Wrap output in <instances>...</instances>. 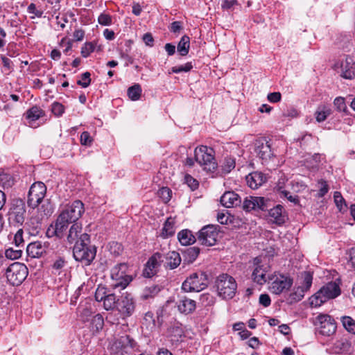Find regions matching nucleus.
Listing matches in <instances>:
<instances>
[{"label":"nucleus","instance_id":"53","mask_svg":"<svg viewBox=\"0 0 355 355\" xmlns=\"http://www.w3.org/2000/svg\"><path fill=\"white\" fill-rule=\"evenodd\" d=\"M334 202L340 210L343 209V205L346 207L345 201L341 193L338 191H335L334 193Z\"/></svg>","mask_w":355,"mask_h":355},{"label":"nucleus","instance_id":"62","mask_svg":"<svg viewBox=\"0 0 355 355\" xmlns=\"http://www.w3.org/2000/svg\"><path fill=\"white\" fill-rule=\"evenodd\" d=\"M259 303L264 307H268L271 303L270 298L268 294H261L259 297Z\"/></svg>","mask_w":355,"mask_h":355},{"label":"nucleus","instance_id":"22","mask_svg":"<svg viewBox=\"0 0 355 355\" xmlns=\"http://www.w3.org/2000/svg\"><path fill=\"white\" fill-rule=\"evenodd\" d=\"M162 263L166 268L170 269L176 268L181 263L180 254L175 251H171L166 254H163Z\"/></svg>","mask_w":355,"mask_h":355},{"label":"nucleus","instance_id":"45","mask_svg":"<svg viewBox=\"0 0 355 355\" xmlns=\"http://www.w3.org/2000/svg\"><path fill=\"white\" fill-rule=\"evenodd\" d=\"M171 190L168 187H162L158 191V196L165 203L168 202L171 200Z\"/></svg>","mask_w":355,"mask_h":355},{"label":"nucleus","instance_id":"39","mask_svg":"<svg viewBox=\"0 0 355 355\" xmlns=\"http://www.w3.org/2000/svg\"><path fill=\"white\" fill-rule=\"evenodd\" d=\"M78 316L80 320L83 322H88L93 314V311L91 307L87 306H80L78 309Z\"/></svg>","mask_w":355,"mask_h":355},{"label":"nucleus","instance_id":"11","mask_svg":"<svg viewBox=\"0 0 355 355\" xmlns=\"http://www.w3.org/2000/svg\"><path fill=\"white\" fill-rule=\"evenodd\" d=\"M46 193V187L42 182L33 183L28 194V205L31 208L37 207L44 199Z\"/></svg>","mask_w":355,"mask_h":355},{"label":"nucleus","instance_id":"43","mask_svg":"<svg viewBox=\"0 0 355 355\" xmlns=\"http://www.w3.org/2000/svg\"><path fill=\"white\" fill-rule=\"evenodd\" d=\"M343 325L349 333L355 334V321L349 316H343L342 318Z\"/></svg>","mask_w":355,"mask_h":355},{"label":"nucleus","instance_id":"33","mask_svg":"<svg viewBox=\"0 0 355 355\" xmlns=\"http://www.w3.org/2000/svg\"><path fill=\"white\" fill-rule=\"evenodd\" d=\"M190 47V38L187 35H183L179 43L178 44L177 49L178 53L185 56L188 54Z\"/></svg>","mask_w":355,"mask_h":355},{"label":"nucleus","instance_id":"1","mask_svg":"<svg viewBox=\"0 0 355 355\" xmlns=\"http://www.w3.org/2000/svg\"><path fill=\"white\" fill-rule=\"evenodd\" d=\"M85 211L84 204L80 200H75L71 205H67L60 212L55 225V234L57 236L62 237L69 223L76 222L82 216Z\"/></svg>","mask_w":355,"mask_h":355},{"label":"nucleus","instance_id":"30","mask_svg":"<svg viewBox=\"0 0 355 355\" xmlns=\"http://www.w3.org/2000/svg\"><path fill=\"white\" fill-rule=\"evenodd\" d=\"M26 225L31 234H38L42 229V219L38 216H33L26 223Z\"/></svg>","mask_w":355,"mask_h":355},{"label":"nucleus","instance_id":"21","mask_svg":"<svg viewBox=\"0 0 355 355\" xmlns=\"http://www.w3.org/2000/svg\"><path fill=\"white\" fill-rule=\"evenodd\" d=\"M266 181V176L261 172L254 171L246 176L248 185L253 189H256L264 184Z\"/></svg>","mask_w":355,"mask_h":355},{"label":"nucleus","instance_id":"18","mask_svg":"<svg viewBox=\"0 0 355 355\" xmlns=\"http://www.w3.org/2000/svg\"><path fill=\"white\" fill-rule=\"evenodd\" d=\"M178 311L184 315L193 313L196 309V302L186 295H179L176 302Z\"/></svg>","mask_w":355,"mask_h":355},{"label":"nucleus","instance_id":"37","mask_svg":"<svg viewBox=\"0 0 355 355\" xmlns=\"http://www.w3.org/2000/svg\"><path fill=\"white\" fill-rule=\"evenodd\" d=\"M236 166L235 159L232 157H225L220 167L223 174H227L232 171Z\"/></svg>","mask_w":355,"mask_h":355},{"label":"nucleus","instance_id":"12","mask_svg":"<svg viewBox=\"0 0 355 355\" xmlns=\"http://www.w3.org/2000/svg\"><path fill=\"white\" fill-rule=\"evenodd\" d=\"M219 231L217 226L209 225L203 227L198 232V241L201 245L213 246L218 241Z\"/></svg>","mask_w":355,"mask_h":355},{"label":"nucleus","instance_id":"10","mask_svg":"<svg viewBox=\"0 0 355 355\" xmlns=\"http://www.w3.org/2000/svg\"><path fill=\"white\" fill-rule=\"evenodd\" d=\"M135 309L136 302L130 293H123L120 298L117 299L116 310L123 319L132 315Z\"/></svg>","mask_w":355,"mask_h":355},{"label":"nucleus","instance_id":"34","mask_svg":"<svg viewBox=\"0 0 355 355\" xmlns=\"http://www.w3.org/2000/svg\"><path fill=\"white\" fill-rule=\"evenodd\" d=\"M331 114V109L325 105L319 106L315 112V116L318 122H322Z\"/></svg>","mask_w":355,"mask_h":355},{"label":"nucleus","instance_id":"28","mask_svg":"<svg viewBox=\"0 0 355 355\" xmlns=\"http://www.w3.org/2000/svg\"><path fill=\"white\" fill-rule=\"evenodd\" d=\"M82 231V226L79 223H73L68 232L67 239V241L72 244L73 243H76V242L79 240V238L80 236Z\"/></svg>","mask_w":355,"mask_h":355},{"label":"nucleus","instance_id":"17","mask_svg":"<svg viewBox=\"0 0 355 355\" xmlns=\"http://www.w3.org/2000/svg\"><path fill=\"white\" fill-rule=\"evenodd\" d=\"M163 254L156 252L153 254L145 265L143 270V275L145 277H151L157 272V268L161 265Z\"/></svg>","mask_w":355,"mask_h":355},{"label":"nucleus","instance_id":"49","mask_svg":"<svg viewBox=\"0 0 355 355\" xmlns=\"http://www.w3.org/2000/svg\"><path fill=\"white\" fill-rule=\"evenodd\" d=\"M90 76L91 74L88 71L83 73L81 76V80H78L77 84L82 86L83 88L87 87L91 82Z\"/></svg>","mask_w":355,"mask_h":355},{"label":"nucleus","instance_id":"63","mask_svg":"<svg viewBox=\"0 0 355 355\" xmlns=\"http://www.w3.org/2000/svg\"><path fill=\"white\" fill-rule=\"evenodd\" d=\"M65 263L66 261L63 258L60 257L53 263V268L56 270H60L65 266Z\"/></svg>","mask_w":355,"mask_h":355},{"label":"nucleus","instance_id":"42","mask_svg":"<svg viewBox=\"0 0 355 355\" xmlns=\"http://www.w3.org/2000/svg\"><path fill=\"white\" fill-rule=\"evenodd\" d=\"M4 254L6 259L11 260L17 259L21 257L22 249L17 248L14 249L13 248H9L6 250Z\"/></svg>","mask_w":355,"mask_h":355},{"label":"nucleus","instance_id":"40","mask_svg":"<svg viewBox=\"0 0 355 355\" xmlns=\"http://www.w3.org/2000/svg\"><path fill=\"white\" fill-rule=\"evenodd\" d=\"M141 87L139 84H135L128 89V96L132 101H137L141 94Z\"/></svg>","mask_w":355,"mask_h":355},{"label":"nucleus","instance_id":"55","mask_svg":"<svg viewBox=\"0 0 355 355\" xmlns=\"http://www.w3.org/2000/svg\"><path fill=\"white\" fill-rule=\"evenodd\" d=\"M334 104L335 107H336V109L339 112H345L347 109V106L345 103L344 98H342V97L336 98L334 101Z\"/></svg>","mask_w":355,"mask_h":355},{"label":"nucleus","instance_id":"38","mask_svg":"<svg viewBox=\"0 0 355 355\" xmlns=\"http://www.w3.org/2000/svg\"><path fill=\"white\" fill-rule=\"evenodd\" d=\"M103 307L105 310L110 311L116 309L117 299L114 294L109 293L103 300Z\"/></svg>","mask_w":355,"mask_h":355},{"label":"nucleus","instance_id":"9","mask_svg":"<svg viewBox=\"0 0 355 355\" xmlns=\"http://www.w3.org/2000/svg\"><path fill=\"white\" fill-rule=\"evenodd\" d=\"M316 332L324 336L333 335L336 330L335 320L327 314L318 315L313 322Z\"/></svg>","mask_w":355,"mask_h":355},{"label":"nucleus","instance_id":"47","mask_svg":"<svg viewBox=\"0 0 355 355\" xmlns=\"http://www.w3.org/2000/svg\"><path fill=\"white\" fill-rule=\"evenodd\" d=\"M307 291L304 287L298 286L291 294V297L295 301L301 300L304 295V293Z\"/></svg>","mask_w":355,"mask_h":355},{"label":"nucleus","instance_id":"50","mask_svg":"<svg viewBox=\"0 0 355 355\" xmlns=\"http://www.w3.org/2000/svg\"><path fill=\"white\" fill-rule=\"evenodd\" d=\"M51 111L56 116H60L64 112V107L58 102H54L51 105Z\"/></svg>","mask_w":355,"mask_h":355},{"label":"nucleus","instance_id":"52","mask_svg":"<svg viewBox=\"0 0 355 355\" xmlns=\"http://www.w3.org/2000/svg\"><path fill=\"white\" fill-rule=\"evenodd\" d=\"M94 45L92 42H87L81 49V55L84 58L88 57L94 51Z\"/></svg>","mask_w":355,"mask_h":355},{"label":"nucleus","instance_id":"29","mask_svg":"<svg viewBox=\"0 0 355 355\" xmlns=\"http://www.w3.org/2000/svg\"><path fill=\"white\" fill-rule=\"evenodd\" d=\"M178 238L180 243L183 245H189L196 241L195 236L189 230L180 231L178 234Z\"/></svg>","mask_w":355,"mask_h":355},{"label":"nucleus","instance_id":"15","mask_svg":"<svg viewBox=\"0 0 355 355\" xmlns=\"http://www.w3.org/2000/svg\"><path fill=\"white\" fill-rule=\"evenodd\" d=\"M254 265L255 268L252 275V279L254 282L263 285L268 280V276L267 277L266 274L270 271V266L259 257L254 259Z\"/></svg>","mask_w":355,"mask_h":355},{"label":"nucleus","instance_id":"16","mask_svg":"<svg viewBox=\"0 0 355 355\" xmlns=\"http://www.w3.org/2000/svg\"><path fill=\"white\" fill-rule=\"evenodd\" d=\"M336 70L340 73V76L346 79H352L355 74V63L349 56L335 64Z\"/></svg>","mask_w":355,"mask_h":355},{"label":"nucleus","instance_id":"46","mask_svg":"<svg viewBox=\"0 0 355 355\" xmlns=\"http://www.w3.org/2000/svg\"><path fill=\"white\" fill-rule=\"evenodd\" d=\"M13 242L17 248H23L24 246V241L23 239V230H19L14 236Z\"/></svg>","mask_w":355,"mask_h":355},{"label":"nucleus","instance_id":"6","mask_svg":"<svg viewBox=\"0 0 355 355\" xmlns=\"http://www.w3.org/2000/svg\"><path fill=\"white\" fill-rule=\"evenodd\" d=\"M219 296L223 299H232L234 297L237 284L236 280L227 274L220 275L216 282Z\"/></svg>","mask_w":355,"mask_h":355},{"label":"nucleus","instance_id":"41","mask_svg":"<svg viewBox=\"0 0 355 355\" xmlns=\"http://www.w3.org/2000/svg\"><path fill=\"white\" fill-rule=\"evenodd\" d=\"M15 180L13 177L6 173H0V184L3 189H8L14 185Z\"/></svg>","mask_w":355,"mask_h":355},{"label":"nucleus","instance_id":"4","mask_svg":"<svg viewBox=\"0 0 355 355\" xmlns=\"http://www.w3.org/2000/svg\"><path fill=\"white\" fill-rule=\"evenodd\" d=\"M340 294V288L336 282H329L323 286L309 299L311 306L318 307L330 299H334Z\"/></svg>","mask_w":355,"mask_h":355},{"label":"nucleus","instance_id":"14","mask_svg":"<svg viewBox=\"0 0 355 355\" xmlns=\"http://www.w3.org/2000/svg\"><path fill=\"white\" fill-rule=\"evenodd\" d=\"M270 200L263 197L248 196L245 198L242 204V208L245 211L252 210H261L266 211L270 207Z\"/></svg>","mask_w":355,"mask_h":355},{"label":"nucleus","instance_id":"56","mask_svg":"<svg viewBox=\"0 0 355 355\" xmlns=\"http://www.w3.org/2000/svg\"><path fill=\"white\" fill-rule=\"evenodd\" d=\"M184 179L187 184L192 191L196 190L198 187V182L190 175H186Z\"/></svg>","mask_w":355,"mask_h":355},{"label":"nucleus","instance_id":"36","mask_svg":"<svg viewBox=\"0 0 355 355\" xmlns=\"http://www.w3.org/2000/svg\"><path fill=\"white\" fill-rule=\"evenodd\" d=\"M200 248L196 246L187 248L183 253L184 259L189 262H193L200 254Z\"/></svg>","mask_w":355,"mask_h":355},{"label":"nucleus","instance_id":"31","mask_svg":"<svg viewBox=\"0 0 355 355\" xmlns=\"http://www.w3.org/2000/svg\"><path fill=\"white\" fill-rule=\"evenodd\" d=\"M104 326V320L103 316L98 313L92 317L90 323V330L92 333L98 334L101 331Z\"/></svg>","mask_w":355,"mask_h":355},{"label":"nucleus","instance_id":"44","mask_svg":"<svg viewBox=\"0 0 355 355\" xmlns=\"http://www.w3.org/2000/svg\"><path fill=\"white\" fill-rule=\"evenodd\" d=\"M109 251L111 254L117 257L122 254L123 248L121 243L112 241L109 243Z\"/></svg>","mask_w":355,"mask_h":355},{"label":"nucleus","instance_id":"64","mask_svg":"<svg viewBox=\"0 0 355 355\" xmlns=\"http://www.w3.org/2000/svg\"><path fill=\"white\" fill-rule=\"evenodd\" d=\"M182 28V23L180 21H173L170 27V31L172 33H179Z\"/></svg>","mask_w":355,"mask_h":355},{"label":"nucleus","instance_id":"13","mask_svg":"<svg viewBox=\"0 0 355 355\" xmlns=\"http://www.w3.org/2000/svg\"><path fill=\"white\" fill-rule=\"evenodd\" d=\"M268 280L271 281L269 290L271 293L279 295L288 291L293 284V279L282 275H268Z\"/></svg>","mask_w":355,"mask_h":355},{"label":"nucleus","instance_id":"27","mask_svg":"<svg viewBox=\"0 0 355 355\" xmlns=\"http://www.w3.org/2000/svg\"><path fill=\"white\" fill-rule=\"evenodd\" d=\"M26 118L28 120V123L32 126V123L38 120L40 118L44 116V112L37 106H33L28 109L26 112Z\"/></svg>","mask_w":355,"mask_h":355},{"label":"nucleus","instance_id":"35","mask_svg":"<svg viewBox=\"0 0 355 355\" xmlns=\"http://www.w3.org/2000/svg\"><path fill=\"white\" fill-rule=\"evenodd\" d=\"M175 233V227L173 220L168 218L164 224L162 230L161 236L163 238H168L173 236Z\"/></svg>","mask_w":355,"mask_h":355},{"label":"nucleus","instance_id":"51","mask_svg":"<svg viewBox=\"0 0 355 355\" xmlns=\"http://www.w3.org/2000/svg\"><path fill=\"white\" fill-rule=\"evenodd\" d=\"M313 276L309 272H305L303 275V282L302 287L308 291L312 284Z\"/></svg>","mask_w":355,"mask_h":355},{"label":"nucleus","instance_id":"59","mask_svg":"<svg viewBox=\"0 0 355 355\" xmlns=\"http://www.w3.org/2000/svg\"><path fill=\"white\" fill-rule=\"evenodd\" d=\"M80 143L84 146H90L92 143V139L88 132H83L80 135Z\"/></svg>","mask_w":355,"mask_h":355},{"label":"nucleus","instance_id":"24","mask_svg":"<svg viewBox=\"0 0 355 355\" xmlns=\"http://www.w3.org/2000/svg\"><path fill=\"white\" fill-rule=\"evenodd\" d=\"M269 205L270 207L267 211H269V216L271 218L272 221L277 225L284 223L286 216L283 214V207L281 205H277L271 208V202Z\"/></svg>","mask_w":355,"mask_h":355},{"label":"nucleus","instance_id":"23","mask_svg":"<svg viewBox=\"0 0 355 355\" xmlns=\"http://www.w3.org/2000/svg\"><path fill=\"white\" fill-rule=\"evenodd\" d=\"M46 246L41 241H35L29 243L26 247V252L31 258H38L46 252Z\"/></svg>","mask_w":355,"mask_h":355},{"label":"nucleus","instance_id":"5","mask_svg":"<svg viewBox=\"0 0 355 355\" xmlns=\"http://www.w3.org/2000/svg\"><path fill=\"white\" fill-rule=\"evenodd\" d=\"M128 266L121 263L114 266L111 270L112 283L110 286L114 288L124 289L132 281L131 275L128 274Z\"/></svg>","mask_w":355,"mask_h":355},{"label":"nucleus","instance_id":"8","mask_svg":"<svg viewBox=\"0 0 355 355\" xmlns=\"http://www.w3.org/2000/svg\"><path fill=\"white\" fill-rule=\"evenodd\" d=\"M28 270L26 266L19 262L10 265L6 272L8 281L13 286L20 285L27 277Z\"/></svg>","mask_w":355,"mask_h":355},{"label":"nucleus","instance_id":"57","mask_svg":"<svg viewBox=\"0 0 355 355\" xmlns=\"http://www.w3.org/2000/svg\"><path fill=\"white\" fill-rule=\"evenodd\" d=\"M233 216L230 214L227 215L225 213H218L217 214V220L220 224H227L228 223H232Z\"/></svg>","mask_w":355,"mask_h":355},{"label":"nucleus","instance_id":"19","mask_svg":"<svg viewBox=\"0 0 355 355\" xmlns=\"http://www.w3.org/2000/svg\"><path fill=\"white\" fill-rule=\"evenodd\" d=\"M25 213L24 202L21 199L15 200L10 208V214L14 216L15 220L17 223L22 224L24 223Z\"/></svg>","mask_w":355,"mask_h":355},{"label":"nucleus","instance_id":"60","mask_svg":"<svg viewBox=\"0 0 355 355\" xmlns=\"http://www.w3.org/2000/svg\"><path fill=\"white\" fill-rule=\"evenodd\" d=\"M28 12L30 14H33L35 16L37 17H41L43 15V11L39 10L36 8V5L33 3H31L27 8Z\"/></svg>","mask_w":355,"mask_h":355},{"label":"nucleus","instance_id":"7","mask_svg":"<svg viewBox=\"0 0 355 355\" xmlns=\"http://www.w3.org/2000/svg\"><path fill=\"white\" fill-rule=\"evenodd\" d=\"M208 285L207 275L205 272H193L182 283V290L184 292H200Z\"/></svg>","mask_w":355,"mask_h":355},{"label":"nucleus","instance_id":"58","mask_svg":"<svg viewBox=\"0 0 355 355\" xmlns=\"http://www.w3.org/2000/svg\"><path fill=\"white\" fill-rule=\"evenodd\" d=\"M107 295L105 288L98 287L95 293V300L98 302H101L105 299Z\"/></svg>","mask_w":355,"mask_h":355},{"label":"nucleus","instance_id":"61","mask_svg":"<svg viewBox=\"0 0 355 355\" xmlns=\"http://www.w3.org/2000/svg\"><path fill=\"white\" fill-rule=\"evenodd\" d=\"M282 95L279 92H272L268 94L267 98L271 103L280 101Z\"/></svg>","mask_w":355,"mask_h":355},{"label":"nucleus","instance_id":"26","mask_svg":"<svg viewBox=\"0 0 355 355\" xmlns=\"http://www.w3.org/2000/svg\"><path fill=\"white\" fill-rule=\"evenodd\" d=\"M352 347L351 343L346 338L336 340L331 347V352L335 354H341L348 352Z\"/></svg>","mask_w":355,"mask_h":355},{"label":"nucleus","instance_id":"25","mask_svg":"<svg viewBox=\"0 0 355 355\" xmlns=\"http://www.w3.org/2000/svg\"><path fill=\"white\" fill-rule=\"evenodd\" d=\"M255 152L262 159H268L272 155L270 145L268 142L259 141L256 143Z\"/></svg>","mask_w":355,"mask_h":355},{"label":"nucleus","instance_id":"54","mask_svg":"<svg viewBox=\"0 0 355 355\" xmlns=\"http://www.w3.org/2000/svg\"><path fill=\"white\" fill-rule=\"evenodd\" d=\"M98 21L101 25L110 26L112 24V19L110 15L101 13L98 17Z\"/></svg>","mask_w":355,"mask_h":355},{"label":"nucleus","instance_id":"20","mask_svg":"<svg viewBox=\"0 0 355 355\" xmlns=\"http://www.w3.org/2000/svg\"><path fill=\"white\" fill-rule=\"evenodd\" d=\"M220 203L225 207L231 208L239 206L241 203L240 196L234 191H226L220 197Z\"/></svg>","mask_w":355,"mask_h":355},{"label":"nucleus","instance_id":"32","mask_svg":"<svg viewBox=\"0 0 355 355\" xmlns=\"http://www.w3.org/2000/svg\"><path fill=\"white\" fill-rule=\"evenodd\" d=\"M159 291L160 288L158 286L152 285L150 286H147L142 291L140 297L141 300H147L155 297Z\"/></svg>","mask_w":355,"mask_h":355},{"label":"nucleus","instance_id":"2","mask_svg":"<svg viewBox=\"0 0 355 355\" xmlns=\"http://www.w3.org/2000/svg\"><path fill=\"white\" fill-rule=\"evenodd\" d=\"M90 236L87 233L80 235L79 240L74 244L73 255L76 261L89 266L96 257L95 246L89 245Z\"/></svg>","mask_w":355,"mask_h":355},{"label":"nucleus","instance_id":"3","mask_svg":"<svg viewBox=\"0 0 355 355\" xmlns=\"http://www.w3.org/2000/svg\"><path fill=\"white\" fill-rule=\"evenodd\" d=\"M195 161L204 171L213 173L218 167L214 156V150L206 146L197 147L194 150Z\"/></svg>","mask_w":355,"mask_h":355},{"label":"nucleus","instance_id":"48","mask_svg":"<svg viewBox=\"0 0 355 355\" xmlns=\"http://www.w3.org/2000/svg\"><path fill=\"white\" fill-rule=\"evenodd\" d=\"M193 68L191 62H187L184 65L175 66L171 68V72L178 73L181 72H188Z\"/></svg>","mask_w":355,"mask_h":355}]
</instances>
